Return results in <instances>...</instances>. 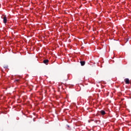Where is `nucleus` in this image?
Masks as SVG:
<instances>
[{"label":"nucleus","mask_w":131,"mask_h":131,"mask_svg":"<svg viewBox=\"0 0 131 131\" xmlns=\"http://www.w3.org/2000/svg\"><path fill=\"white\" fill-rule=\"evenodd\" d=\"M3 23H4V24H6L8 21L7 16L5 15L3 18Z\"/></svg>","instance_id":"nucleus-1"},{"label":"nucleus","mask_w":131,"mask_h":131,"mask_svg":"<svg viewBox=\"0 0 131 131\" xmlns=\"http://www.w3.org/2000/svg\"><path fill=\"white\" fill-rule=\"evenodd\" d=\"M124 81L126 84H129V79L128 78L125 79Z\"/></svg>","instance_id":"nucleus-2"},{"label":"nucleus","mask_w":131,"mask_h":131,"mask_svg":"<svg viewBox=\"0 0 131 131\" xmlns=\"http://www.w3.org/2000/svg\"><path fill=\"white\" fill-rule=\"evenodd\" d=\"M80 63L81 66H84V65H85V61H81L80 62Z\"/></svg>","instance_id":"nucleus-3"},{"label":"nucleus","mask_w":131,"mask_h":131,"mask_svg":"<svg viewBox=\"0 0 131 131\" xmlns=\"http://www.w3.org/2000/svg\"><path fill=\"white\" fill-rule=\"evenodd\" d=\"M44 64H46V65H48V63H49V60L48 59H45L43 60Z\"/></svg>","instance_id":"nucleus-4"},{"label":"nucleus","mask_w":131,"mask_h":131,"mask_svg":"<svg viewBox=\"0 0 131 131\" xmlns=\"http://www.w3.org/2000/svg\"><path fill=\"white\" fill-rule=\"evenodd\" d=\"M100 113L102 115H105V114H106V113L104 111L101 110L100 111Z\"/></svg>","instance_id":"nucleus-5"},{"label":"nucleus","mask_w":131,"mask_h":131,"mask_svg":"<svg viewBox=\"0 0 131 131\" xmlns=\"http://www.w3.org/2000/svg\"><path fill=\"white\" fill-rule=\"evenodd\" d=\"M8 66H4V68H5V69H8Z\"/></svg>","instance_id":"nucleus-6"},{"label":"nucleus","mask_w":131,"mask_h":131,"mask_svg":"<svg viewBox=\"0 0 131 131\" xmlns=\"http://www.w3.org/2000/svg\"><path fill=\"white\" fill-rule=\"evenodd\" d=\"M19 79H16V80H15V81H16V82H19Z\"/></svg>","instance_id":"nucleus-7"}]
</instances>
